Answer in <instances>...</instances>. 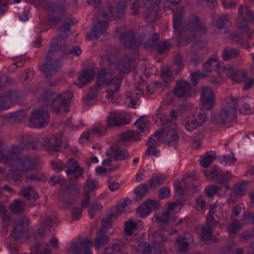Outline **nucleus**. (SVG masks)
I'll return each mask as SVG.
<instances>
[{
  "label": "nucleus",
  "instance_id": "1",
  "mask_svg": "<svg viewBox=\"0 0 254 254\" xmlns=\"http://www.w3.org/2000/svg\"><path fill=\"white\" fill-rule=\"evenodd\" d=\"M23 148L18 144H12L0 152V163L12 166V169L20 170L25 176L32 171V156L30 155H18Z\"/></svg>",
  "mask_w": 254,
  "mask_h": 254
},
{
  "label": "nucleus",
  "instance_id": "2",
  "mask_svg": "<svg viewBox=\"0 0 254 254\" xmlns=\"http://www.w3.org/2000/svg\"><path fill=\"white\" fill-rule=\"evenodd\" d=\"M126 4L124 1H115L109 6V14L103 12L96 17L97 23L94 25L92 32L87 34V39H98L106 32L108 21L111 18H117L121 17L124 13Z\"/></svg>",
  "mask_w": 254,
  "mask_h": 254
},
{
  "label": "nucleus",
  "instance_id": "3",
  "mask_svg": "<svg viewBox=\"0 0 254 254\" xmlns=\"http://www.w3.org/2000/svg\"><path fill=\"white\" fill-rule=\"evenodd\" d=\"M72 98V93L67 91L60 94L51 90L45 91L39 98L40 104L43 107H50L58 115L62 112L67 113L69 104Z\"/></svg>",
  "mask_w": 254,
  "mask_h": 254
},
{
  "label": "nucleus",
  "instance_id": "4",
  "mask_svg": "<svg viewBox=\"0 0 254 254\" xmlns=\"http://www.w3.org/2000/svg\"><path fill=\"white\" fill-rule=\"evenodd\" d=\"M66 48L65 40L61 35H58L52 40L46 63L42 68V70L47 79L50 78L55 74L62 65V58L53 59L54 53L61 50H64Z\"/></svg>",
  "mask_w": 254,
  "mask_h": 254
},
{
  "label": "nucleus",
  "instance_id": "5",
  "mask_svg": "<svg viewBox=\"0 0 254 254\" xmlns=\"http://www.w3.org/2000/svg\"><path fill=\"white\" fill-rule=\"evenodd\" d=\"M122 80L123 77L121 76L115 77L111 69L102 68L98 71L95 85L100 89L103 85L109 86L106 90L107 93L106 98L113 99L119 92Z\"/></svg>",
  "mask_w": 254,
  "mask_h": 254
},
{
  "label": "nucleus",
  "instance_id": "6",
  "mask_svg": "<svg viewBox=\"0 0 254 254\" xmlns=\"http://www.w3.org/2000/svg\"><path fill=\"white\" fill-rule=\"evenodd\" d=\"M161 1V0H142V5L140 6V0H136L131 6V13L133 15H137L140 11L145 14V17L149 21H156L158 14L155 8Z\"/></svg>",
  "mask_w": 254,
  "mask_h": 254
},
{
  "label": "nucleus",
  "instance_id": "7",
  "mask_svg": "<svg viewBox=\"0 0 254 254\" xmlns=\"http://www.w3.org/2000/svg\"><path fill=\"white\" fill-rule=\"evenodd\" d=\"M243 103L242 98H239L230 96L226 100V105L223 106L219 113L218 123L228 124L233 122L236 117V108Z\"/></svg>",
  "mask_w": 254,
  "mask_h": 254
},
{
  "label": "nucleus",
  "instance_id": "8",
  "mask_svg": "<svg viewBox=\"0 0 254 254\" xmlns=\"http://www.w3.org/2000/svg\"><path fill=\"white\" fill-rule=\"evenodd\" d=\"M57 218L56 213L52 211H48L45 213V217L40 221L38 226L35 230L36 235L44 238L53 227Z\"/></svg>",
  "mask_w": 254,
  "mask_h": 254
},
{
  "label": "nucleus",
  "instance_id": "9",
  "mask_svg": "<svg viewBox=\"0 0 254 254\" xmlns=\"http://www.w3.org/2000/svg\"><path fill=\"white\" fill-rule=\"evenodd\" d=\"M180 202L176 201L168 204L167 208L161 214H158L155 216L156 221L159 224L160 227L163 228L165 226H169L170 223L176 220V216L174 210L180 205Z\"/></svg>",
  "mask_w": 254,
  "mask_h": 254
},
{
  "label": "nucleus",
  "instance_id": "10",
  "mask_svg": "<svg viewBox=\"0 0 254 254\" xmlns=\"http://www.w3.org/2000/svg\"><path fill=\"white\" fill-rule=\"evenodd\" d=\"M44 8L47 12L48 19L51 24L56 25L64 20V9L62 5L48 3Z\"/></svg>",
  "mask_w": 254,
  "mask_h": 254
},
{
  "label": "nucleus",
  "instance_id": "11",
  "mask_svg": "<svg viewBox=\"0 0 254 254\" xmlns=\"http://www.w3.org/2000/svg\"><path fill=\"white\" fill-rule=\"evenodd\" d=\"M207 31L205 22L196 15L190 16L185 28V34L189 35V32H197L205 34Z\"/></svg>",
  "mask_w": 254,
  "mask_h": 254
},
{
  "label": "nucleus",
  "instance_id": "12",
  "mask_svg": "<svg viewBox=\"0 0 254 254\" xmlns=\"http://www.w3.org/2000/svg\"><path fill=\"white\" fill-rule=\"evenodd\" d=\"M214 210L215 207H210L207 216L206 224L201 228V239L202 241H206L210 238L213 233L212 228L215 227L217 225V222L214 218Z\"/></svg>",
  "mask_w": 254,
  "mask_h": 254
},
{
  "label": "nucleus",
  "instance_id": "13",
  "mask_svg": "<svg viewBox=\"0 0 254 254\" xmlns=\"http://www.w3.org/2000/svg\"><path fill=\"white\" fill-rule=\"evenodd\" d=\"M173 93L178 98H188L191 95V85L187 80L179 79L174 88Z\"/></svg>",
  "mask_w": 254,
  "mask_h": 254
},
{
  "label": "nucleus",
  "instance_id": "14",
  "mask_svg": "<svg viewBox=\"0 0 254 254\" xmlns=\"http://www.w3.org/2000/svg\"><path fill=\"white\" fill-rule=\"evenodd\" d=\"M67 170L66 173L71 181L78 180L81 178L84 173V170L79 163L73 159H69L66 163Z\"/></svg>",
  "mask_w": 254,
  "mask_h": 254
},
{
  "label": "nucleus",
  "instance_id": "15",
  "mask_svg": "<svg viewBox=\"0 0 254 254\" xmlns=\"http://www.w3.org/2000/svg\"><path fill=\"white\" fill-rule=\"evenodd\" d=\"M206 120V114L202 111H200L187 119L184 126L188 130L192 131L202 126Z\"/></svg>",
  "mask_w": 254,
  "mask_h": 254
},
{
  "label": "nucleus",
  "instance_id": "16",
  "mask_svg": "<svg viewBox=\"0 0 254 254\" xmlns=\"http://www.w3.org/2000/svg\"><path fill=\"white\" fill-rule=\"evenodd\" d=\"M120 41L125 48L127 49L136 48L140 44L146 42V40L141 37L137 40L133 33L129 31L121 34Z\"/></svg>",
  "mask_w": 254,
  "mask_h": 254
},
{
  "label": "nucleus",
  "instance_id": "17",
  "mask_svg": "<svg viewBox=\"0 0 254 254\" xmlns=\"http://www.w3.org/2000/svg\"><path fill=\"white\" fill-rule=\"evenodd\" d=\"M49 121V115L44 109L33 111V127L40 128L46 127Z\"/></svg>",
  "mask_w": 254,
  "mask_h": 254
},
{
  "label": "nucleus",
  "instance_id": "18",
  "mask_svg": "<svg viewBox=\"0 0 254 254\" xmlns=\"http://www.w3.org/2000/svg\"><path fill=\"white\" fill-rule=\"evenodd\" d=\"M29 222L26 219L19 218L14 222V227L11 236L15 239L25 236L27 231Z\"/></svg>",
  "mask_w": 254,
  "mask_h": 254
},
{
  "label": "nucleus",
  "instance_id": "19",
  "mask_svg": "<svg viewBox=\"0 0 254 254\" xmlns=\"http://www.w3.org/2000/svg\"><path fill=\"white\" fill-rule=\"evenodd\" d=\"M129 117L121 116L116 112H111L107 118V127H118L129 124Z\"/></svg>",
  "mask_w": 254,
  "mask_h": 254
},
{
  "label": "nucleus",
  "instance_id": "20",
  "mask_svg": "<svg viewBox=\"0 0 254 254\" xmlns=\"http://www.w3.org/2000/svg\"><path fill=\"white\" fill-rule=\"evenodd\" d=\"M201 100L204 109L209 110L214 107L215 96L210 87H204L202 88L201 94Z\"/></svg>",
  "mask_w": 254,
  "mask_h": 254
},
{
  "label": "nucleus",
  "instance_id": "21",
  "mask_svg": "<svg viewBox=\"0 0 254 254\" xmlns=\"http://www.w3.org/2000/svg\"><path fill=\"white\" fill-rule=\"evenodd\" d=\"M184 14V7L179 6L176 8L173 14V27L175 33L179 37H181L184 35V32L182 30V23Z\"/></svg>",
  "mask_w": 254,
  "mask_h": 254
},
{
  "label": "nucleus",
  "instance_id": "22",
  "mask_svg": "<svg viewBox=\"0 0 254 254\" xmlns=\"http://www.w3.org/2000/svg\"><path fill=\"white\" fill-rule=\"evenodd\" d=\"M106 155L114 161H122L126 159L129 156L128 152L117 146H112L106 151Z\"/></svg>",
  "mask_w": 254,
  "mask_h": 254
},
{
  "label": "nucleus",
  "instance_id": "23",
  "mask_svg": "<svg viewBox=\"0 0 254 254\" xmlns=\"http://www.w3.org/2000/svg\"><path fill=\"white\" fill-rule=\"evenodd\" d=\"M176 125L173 123H170V126H168V129L166 130V142L169 146H173L176 148L178 146L179 136L175 129Z\"/></svg>",
  "mask_w": 254,
  "mask_h": 254
},
{
  "label": "nucleus",
  "instance_id": "24",
  "mask_svg": "<svg viewBox=\"0 0 254 254\" xmlns=\"http://www.w3.org/2000/svg\"><path fill=\"white\" fill-rule=\"evenodd\" d=\"M94 75V72L91 68L82 70L78 74V82L76 83V85H78L79 88L83 87L88 82L93 80Z\"/></svg>",
  "mask_w": 254,
  "mask_h": 254
},
{
  "label": "nucleus",
  "instance_id": "25",
  "mask_svg": "<svg viewBox=\"0 0 254 254\" xmlns=\"http://www.w3.org/2000/svg\"><path fill=\"white\" fill-rule=\"evenodd\" d=\"M226 74L229 78L235 82L240 83L245 81L247 77V74L245 71H235L232 67L228 68Z\"/></svg>",
  "mask_w": 254,
  "mask_h": 254
},
{
  "label": "nucleus",
  "instance_id": "26",
  "mask_svg": "<svg viewBox=\"0 0 254 254\" xmlns=\"http://www.w3.org/2000/svg\"><path fill=\"white\" fill-rule=\"evenodd\" d=\"M208 53V47L206 43L202 41L196 42L190 47V54L204 56Z\"/></svg>",
  "mask_w": 254,
  "mask_h": 254
},
{
  "label": "nucleus",
  "instance_id": "27",
  "mask_svg": "<svg viewBox=\"0 0 254 254\" xmlns=\"http://www.w3.org/2000/svg\"><path fill=\"white\" fill-rule=\"evenodd\" d=\"M133 60L128 56L123 57L119 62L118 67L120 72L127 73L133 68Z\"/></svg>",
  "mask_w": 254,
  "mask_h": 254
},
{
  "label": "nucleus",
  "instance_id": "28",
  "mask_svg": "<svg viewBox=\"0 0 254 254\" xmlns=\"http://www.w3.org/2000/svg\"><path fill=\"white\" fill-rule=\"evenodd\" d=\"M109 242V237L102 229H101L96 234L93 245L96 249H99Z\"/></svg>",
  "mask_w": 254,
  "mask_h": 254
},
{
  "label": "nucleus",
  "instance_id": "29",
  "mask_svg": "<svg viewBox=\"0 0 254 254\" xmlns=\"http://www.w3.org/2000/svg\"><path fill=\"white\" fill-rule=\"evenodd\" d=\"M100 88L95 84L89 90L86 97L83 98L84 101L88 106H92L97 100Z\"/></svg>",
  "mask_w": 254,
  "mask_h": 254
},
{
  "label": "nucleus",
  "instance_id": "30",
  "mask_svg": "<svg viewBox=\"0 0 254 254\" xmlns=\"http://www.w3.org/2000/svg\"><path fill=\"white\" fill-rule=\"evenodd\" d=\"M219 68L217 57L215 55L209 58L203 65V70L205 72H210Z\"/></svg>",
  "mask_w": 254,
  "mask_h": 254
},
{
  "label": "nucleus",
  "instance_id": "31",
  "mask_svg": "<svg viewBox=\"0 0 254 254\" xmlns=\"http://www.w3.org/2000/svg\"><path fill=\"white\" fill-rule=\"evenodd\" d=\"M121 140L126 143L128 141H138L140 139L139 130H130L121 134Z\"/></svg>",
  "mask_w": 254,
  "mask_h": 254
},
{
  "label": "nucleus",
  "instance_id": "32",
  "mask_svg": "<svg viewBox=\"0 0 254 254\" xmlns=\"http://www.w3.org/2000/svg\"><path fill=\"white\" fill-rule=\"evenodd\" d=\"M184 236H181L176 240V244L177 245V249L180 252H186L189 250V238L191 239V236L190 234Z\"/></svg>",
  "mask_w": 254,
  "mask_h": 254
},
{
  "label": "nucleus",
  "instance_id": "33",
  "mask_svg": "<svg viewBox=\"0 0 254 254\" xmlns=\"http://www.w3.org/2000/svg\"><path fill=\"white\" fill-rule=\"evenodd\" d=\"M240 55L239 51L234 48L225 47L223 50L222 58L224 61L235 59Z\"/></svg>",
  "mask_w": 254,
  "mask_h": 254
},
{
  "label": "nucleus",
  "instance_id": "34",
  "mask_svg": "<svg viewBox=\"0 0 254 254\" xmlns=\"http://www.w3.org/2000/svg\"><path fill=\"white\" fill-rule=\"evenodd\" d=\"M216 156L214 151L206 152L204 156H201L199 161L200 165L203 168L208 167Z\"/></svg>",
  "mask_w": 254,
  "mask_h": 254
},
{
  "label": "nucleus",
  "instance_id": "35",
  "mask_svg": "<svg viewBox=\"0 0 254 254\" xmlns=\"http://www.w3.org/2000/svg\"><path fill=\"white\" fill-rule=\"evenodd\" d=\"M25 203L19 199H14L10 204L9 207L11 212L15 214H19L24 210Z\"/></svg>",
  "mask_w": 254,
  "mask_h": 254
},
{
  "label": "nucleus",
  "instance_id": "36",
  "mask_svg": "<svg viewBox=\"0 0 254 254\" xmlns=\"http://www.w3.org/2000/svg\"><path fill=\"white\" fill-rule=\"evenodd\" d=\"M248 19L238 17L236 21L237 26L241 29L243 32H246L248 35V39H251L254 32L252 30H250L248 26L247 20Z\"/></svg>",
  "mask_w": 254,
  "mask_h": 254
},
{
  "label": "nucleus",
  "instance_id": "37",
  "mask_svg": "<svg viewBox=\"0 0 254 254\" xmlns=\"http://www.w3.org/2000/svg\"><path fill=\"white\" fill-rule=\"evenodd\" d=\"M61 140L57 136L51 138L47 145L48 150L50 152L59 151L61 148Z\"/></svg>",
  "mask_w": 254,
  "mask_h": 254
},
{
  "label": "nucleus",
  "instance_id": "38",
  "mask_svg": "<svg viewBox=\"0 0 254 254\" xmlns=\"http://www.w3.org/2000/svg\"><path fill=\"white\" fill-rule=\"evenodd\" d=\"M89 129L93 136L97 134V136L100 137L106 133L107 127L100 123H98Z\"/></svg>",
  "mask_w": 254,
  "mask_h": 254
},
{
  "label": "nucleus",
  "instance_id": "39",
  "mask_svg": "<svg viewBox=\"0 0 254 254\" xmlns=\"http://www.w3.org/2000/svg\"><path fill=\"white\" fill-rule=\"evenodd\" d=\"M5 95L10 103V107L12 103L18 104L21 101V95L16 91L9 90Z\"/></svg>",
  "mask_w": 254,
  "mask_h": 254
},
{
  "label": "nucleus",
  "instance_id": "40",
  "mask_svg": "<svg viewBox=\"0 0 254 254\" xmlns=\"http://www.w3.org/2000/svg\"><path fill=\"white\" fill-rule=\"evenodd\" d=\"M185 179L183 177L181 181H176L174 185L176 192L181 196L185 195L186 193Z\"/></svg>",
  "mask_w": 254,
  "mask_h": 254
},
{
  "label": "nucleus",
  "instance_id": "41",
  "mask_svg": "<svg viewBox=\"0 0 254 254\" xmlns=\"http://www.w3.org/2000/svg\"><path fill=\"white\" fill-rule=\"evenodd\" d=\"M148 122L144 117H141L134 123V125L137 126L139 132L144 134L147 133Z\"/></svg>",
  "mask_w": 254,
  "mask_h": 254
},
{
  "label": "nucleus",
  "instance_id": "42",
  "mask_svg": "<svg viewBox=\"0 0 254 254\" xmlns=\"http://www.w3.org/2000/svg\"><path fill=\"white\" fill-rule=\"evenodd\" d=\"M148 190V185L147 184H141L135 188L134 192L136 195L135 200L139 201L145 195Z\"/></svg>",
  "mask_w": 254,
  "mask_h": 254
},
{
  "label": "nucleus",
  "instance_id": "43",
  "mask_svg": "<svg viewBox=\"0 0 254 254\" xmlns=\"http://www.w3.org/2000/svg\"><path fill=\"white\" fill-rule=\"evenodd\" d=\"M166 180V177L162 175L153 176L150 180L149 186L151 188L156 189L162 184Z\"/></svg>",
  "mask_w": 254,
  "mask_h": 254
},
{
  "label": "nucleus",
  "instance_id": "44",
  "mask_svg": "<svg viewBox=\"0 0 254 254\" xmlns=\"http://www.w3.org/2000/svg\"><path fill=\"white\" fill-rule=\"evenodd\" d=\"M151 241L154 243V245H157L161 243L165 242L167 239L164 237L162 231L161 230H158L153 233V234L150 236Z\"/></svg>",
  "mask_w": 254,
  "mask_h": 254
},
{
  "label": "nucleus",
  "instance_id": "45",
  "mask_svg": "<svg viewBox=\"0 0 254 254\" xmlns=\"http://www.w3.org/2000/svg\"><path fill=\"white\" fill-rule=\"evenodd\" d=\"M229 21V15L228 14H224L217 18L215 22V25L219 30H221L225 27V25Z\"/></svg>",
  "mask_w": 254,
  "mask_h": 254
},
{
  "label": "nucleus",
  "instance_id": "46",
  "mask_svg": "<svg viewBox=\"0 0 254 254\" xmlns=\"http://www.w3.org/2000/svg\"><path fill=\"white\" fill-rule=\"evenodd\" d=\"M141 38L146 40V42L144 44H149L151 47L155 48L157 45L159 43V34L155 33L153 34L152 38L151 39L149 36H143Z\"/></svg>",
  "mask_w": 254,
  "mask_h": 254
},
{
  "label": "nucleus",
  "instance_id": "47",
  "mask_svg": "<svg viewBox=\"0 0 254 254\" xmlns=\"http://www.w3.org/2000/svg\"><path fill=\"white\" fill-rule=\"evenodd\" d=\"M96 181L91 178L88 179L84 187V193L90 194L96 188Z\"/></svg>",
  "mask_w": 254,
  "mask_h": 254
},
{
  "label": "nucleus",
  "instance_id": "48",
  "mask_svg": "<svg viewBox=\"0 0 254 254\" xmlns=\"http://www.w3.org/2000/svg\"><path fill=\"white\" fill-rule=\"evenodd\" d=\"M93 246V242L90 240L86 239L80 243V246L82 248L83 254H92V252L91 250V247Z\"/></svg>",
  "mask_w": 254,
  "mask_h": 254
},
{
  "label": "nucleus",
  "instance_id": "49",
  "mask_svg": "<svg viewBox=\"0 0 254 254\" xmlns=\"http://www.w3.org/2000/svg\"><path fill=\"white\" fill-rule=\"evenodd\" d=\"M76 198V197L72 196L68 193H64L62 201L64 205L67 207H70L75 203Z\"/></svg>",
  "mask_w": 254,
  "mask_h": 254
},
{
  "label": "nucleus",
  "instance_id": "50",
  "mask_svg": "<svg viewBox=\"0 0 254 254\" xmlns=\"http://www.w3.org/2000/svg\"><path fill=\"white\" fill-rule=\"evenodd\" d=\"M253 12L247 6L241 5L239 8V16L240 18L250 19Z\"/></svg>",
  "mask_w": 254,
  "mask_h": 254
},
{
  "label": "nucleus",
  "instance_id": "51",
  "mask_svg": "<svg viewBox=\"0 0 254 254\" xmlns=\"http://www.w3.org/2000/svg\"><path fill=\"white\" fill-rule=\"evenodd\" d=\"M239 112L245 115H250L254 113V101L251 103H245L243 106V110L240 109Z\"/></svg>",
  "mask_w": 254,
  "mask_h": 254
},
{
  "label": "nucleus",
  "instance_id": "52",
  "mask_svg": "<svg viewBox=\"0 0 254 254\" xmlns=\"http://www.w3.org/2000/svg\"><path fill=\"white\" fill-rule=\"evenodd\" d=\"M10 167V174L9 175V180L14 183H18L21 181L22 179L21 175H20V170L12 169V166Z\"/></svg>",
  "mask_w": 254,
  "mask_h": 254
},
{
  "label": "nucleus",
  "instance_id": "53",
  "mask_svg": "<svg viewBox=\"0 0 254 254\" xmlns=\"http://www.w3.org/2000/svg\"><path fill=\"white\" fill-rule=\"evenodd\" d=\"M25 117L26 114L23 110L17 111L9 115V118L14 122H20Z\"/></svg>",
  "mask_w": 254,
  "mask_h": 254
},
{
  "label": "nucleus",
  "instance_id": "54",
  "mask_svg": "<svg viewBox=\"0 0 254 254\" xmlns=\"http://www.w3.org/2000/svg\"><path fill=\"white\" fill-rule=\"evenodd\" d=\"M25 117L26 114L23 110L17 111L9 115V118L14 122H20Z\"/></svg>",
  "mask_w": 254,
  "mask_h": 254
},
{
  "label": "nucleus",
  "instance_id": "55",
  "mask_svg": "<svg viewBox=\"0 0 254 254\" xmlns=\"http://www.w3.org/2000/svg\"><path fill=\"white\" fill-rule=\"evenodd\" d=\"M247 190V185L245 182L237 184L233 189L234 192L238 196H243Z\"/></svg>",
  "mask_w": 254,
  "mask_h": 254
},
{
  "label": "nucleus",
  "instance_id": "56",
  "mask_svg": "<svg viewBox=\"0 0 254 254\" xmlns=\"http://www.w3.org/2000/svg\"><path fill=\"white\" fill-rule=\"evenodd\" d=\"M221 171V170L214 167L210 170H205L203 173L205 176L208 178H213L216 180Z\"/></svg>",
  "mask_w": 254,
  "mask_h": 254
},
{
  "label": "nucleus",
  "instance_id": "57",
  "mask_svg": "<svg viewBox=\"0 0 254 254\" xmlns=\"http://www.w3.org/2000/svg\"><path fill=\"white\" fill-rule=\"evenodd\" d=\"M37 253L41 254H52L48 245L38 243L35 245Z\"/></svg>",
  "mask_w": 254,
  "mask_h": 254
},
{
  "label": "nucleus",
  "instance_id": "58",
  "mask_svg": "<svg viewBox=\"0 0 254 254\" xmlns=\"http://www.w3.org/2000/svg\"><path fill=\"white\" fill-rule=\"evenodd\" d=\"M102 207V206L99 202L92 203L90 205L88 212L90 218H93L96 214L97 212H99L101 210Z\"/></svg>",
  "mask_w": 254,
  "mask_h": 254
},
{
  "label": "nucleus",
  "instance_id": "59",
  "mask_svg": "<svg viewBox=\"0 0 254 254\" xmlns=\"http://www.w3.org/2000/svg\"><path fill=\"white\" fill-rule=\"evenodd\" d=\"M171 43L167 41H164L159 43L155 48L157 49V52L160 54H163L166 51L169 50L171 48Z\"/></svg>",
  "mask_w": 254,
  "mask_h": 254
},
{
  "label": "nucleus",
  "instance_id": "60",
  "mask_svg": "<svg viewBox=\"0 0 254 254\" xmlns=\"http://www.w3.org/2000/svg\"><path fill=\"white\" fill-rule=\"evenodd\" d=\"M234 222H235L234 223L231 224L229 226L228 230L229 236L232 238H234L236 237V233L240 229V225L239 223L237 221Z\"/></svg>",
  "mask_w": 254,
  "mask_h": 254
},
{
  "label": "nucleus",
  "instance_id": "61",
  "mask_svg": "<svg viewBox=\"0 0 254 254\" xmlns=\"http://www.w3.org/2000/svg\"><path fill=\"white\" fill-rule=\"evenodd\" d=\"M236 161L234 153L230 155H224L221 160V163L226 166H229L234 164Z\"/></svg>",
  "mask_w": 254,
  "mask_h": 254
},
{
  "label": "nucleus",
  "instance_id": "62",
  "mask_svg": "<svg viewBox=\"0 0 254 254\" xmlns=\"http://www.w3.org/2000/svg\"><path fill=\"white\" fill-rule=\"evenodd\" d=\"M32 187L31 186L22 188L19 192L18 195L24 198L26 200L31 199V193Z\"/></svg>",
  "mask_w": 254,
  "mask_h": 254
},
{
  "label": "nucleus",
  "instance_id": "63",
  "mask_svg": "<svg viewBox=\"0 0 254 254\" xmlns=\"http://www.w3.org/2000/svg\"><path fill=\"white\" fill-rule=\"evenodd\" d=\"M136 226V224L133 222L132 220H129L126 222L125 224V231L126 234L128 236L131 235Z\"/></svg>",
  "mask_w": 254,
  "mask_h": 254
},
{
  "label": "nucleus",
  "instance_id": "64",
  "mask_svg": "<svg viewBox=\"0 0 254 254\" xmlns=\"http://www.w3.org/2000/svg\"><path fill=\"white\" fill-rule=\"evenodd\" d=\"M74 24V23L70 18H67L65 20V22L64 24L61 25L58 29L60 31L65 33L70 30L71 25Z\"/></svg>",
  "mask_w": 254,
  "mask_h": 254
}]
</instances>
